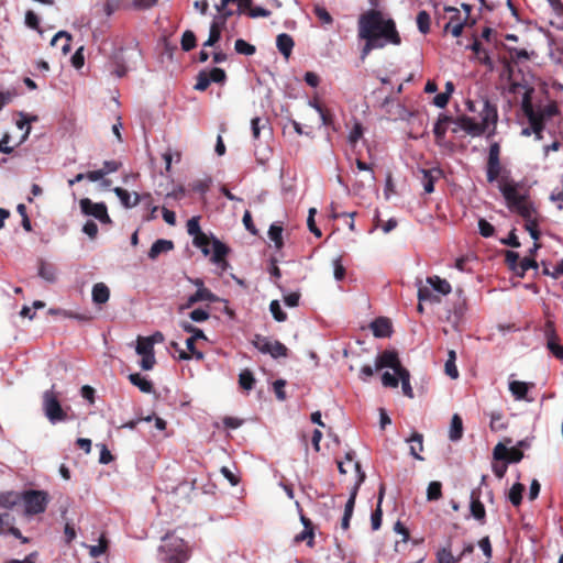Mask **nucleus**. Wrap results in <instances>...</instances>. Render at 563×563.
<instances>
[{
	"instance_id": "1",
	"label": "nucleus",
	"mask_w": 563,
	"mask_h": 563,
	"mask_svg": "<svg viewBox=\"0 0 563 563\" xmlns=\"http://www.w3.org/2000/svg\"><path fill=\"white\" fill-rule=\"evenodd\" d=\"M358 37L365 40L361 51V59L373 49L383 48L387 44L399 45L401 38L391 19H384L380 11L368 10L358 19Z\"/></svg>"
},
{
	"instance_id": "2",
	"label": "nucleus",
	"mask_w": 563,
	"mask_h": 563,
	"mask_svg": "<svg viewBox=\"0 0 563 563\" xmlns=\"http://www.w3.org/2000/svg\"><path fill=\"white\" fill-rule=\"evenodd\" d=\"M522 92L521 110L527 117L528 122L533 133L543 132L545 124L556 114H559V108L554 102H549L544 106H534L532 103V93L534 89L521 82H512L510 91L514 93Z\"/></svg>"
},
{
	"instance_id": "3",
	"label": "nucleus",
	"mask_w": 563,
	"mask_h": 563,
	"mask_svg": "<svg viewBox=\"0 0 563 563\" xmlns=\"http://www.w3.org/2000/svg\"><path fill=\"white\" fill-rule=\"evenodd\" d=\"M479 104L481 108L477 112L479 121L468 115H461L456 119L460 129L473 137L481 136L490 129L494 133L498 121L496 104L492 103L486 97L479 98Z\"/></svg>"
},
{
	"instance_id": "4",
	"label": "nucleus",
	"mask_w": 563,
	"mask_h": 563,
	"mask_svg": "<svg viewBox=\"0 0 563 563\" xmlns=\"http://www.w3.org/2000/svg\"><path fill=\"white\" fill-rule=\"evenodd\" d=\"M163 544L159 547V559L163 563H185L189 559V549L185 541L167 533L163 537Z\"/></svg>"
},
{
	"instance_id": "5",
	"label": "nucleus",
	"mask_w": 563,
	"mask_h": 563,
	"mask_svg": "<svg viewBox=\"0 0 563 563\" xmlns=\"http://www.w3.org/2000/svg\"><path fill=\"white\" fill-rule=\"evenodd\" d=\"M415 285L418 289L419 301H439V298L432 294L433 290L443 296L449 295L452 290L450 283L437 275L427 277L426 284L421 278H417Z\"/></svg>"
},
{
	"instance_id": "6",
	"label": "nucleus",
	"mask_w": 563,
	"mask_h": 563,
	"mask_svg": "<svg viewBox=\"0 0 563 563\" xmlns=\"http://www.w3.org/2000/svg\"><path fill=\"white\" fill-rule=\"evenodd\" d=\"M194 245L201 250L205 256H208L211 254V262L217 264L218 266H221L222 269H224L228 266V263L225 262L224 257L229 252V249L218 239H213L211 243L210 249V241L209 238L203 233L199 236H196L194 239Z\"/></svg>"
},
{
	"instance_id": "7",
	"label": "nucleus",
	"mask_w": 563,
	"mask_h": 563,
	"mask_svg": "<svg viewBox=\"0 0 563 563\" xmlns=\"http://www.w3.org/2000/svg\"><path fill=\"white\" fill-rule=\"evenodd\" d=\"M139 55L140 52L135 48H119L110 57L108 70L115 77L122 78L130 70V62Z\"/></svg>"
},
{
	"instance_id": "8",
	"label": "nucleus",
	"mask_w": 563,
	"mask_h": 563,
	"mask_svg": "<svg viewBox=\"0 0 563 563\" xmlns=\"http://www.w3.org/2000/svg\"><path fill=\"white\" fill-rule=\"evenodd\" d=\"M26 515H38L45 511L48 504V495L43 490H25L21 494Z\"/></svg>"
},
{
	"instance_id": "9",
	"label": "nucleus",
	"mask_w": 563,
	"mask_h": 563,
	"mask_svg": "<svg viewBox=\"0 0 563 563\" xmlns=\"http://www.w3.org/2000/svg\"><path fill=\"white\" fill-rule=\"evenodd\" d=\"M43 410L45 417L52 424L63 422L67 419V413L62 408L56 394L49 389L43 394Z\"/></svg>"
},
{
	"instance_id": "10",
	"label": "nucleus",
	"mask_w": 563,
	"mask_h": 563,
	"mask_svg": "<svg viewBox=\"0 0 563 563\" xmlns=\"http://www.w3.org/2000/svg\"><path fill=\"white\" fill-rule=\"evenodd\" d=\"M253 345L263 354H269L273 358L286 357L288 349L285 344L268 336L256 334L253 339Z\"/></svg>"
},
{
	"instance_id": "11",
	"label": "nucleus",
	"mask_w": 563,
	"mask_h": 563,
	"mask_svg": "<svg viewBox=\"0 0 563 563\" xmlns=\"http://www.w3.org/2000/svg\"><path fill=\"white\" fill-rule=\"evenodd\" d=\"M498 189L509 210L526 198V196L519 191V184L512 179H508L506 176L499 179Z\"/></svg>"
},
{
	"instance_id": "12",
	"label": "nucleus",
	"mask_w": 563,
	"mask_h": 563,
	"mask_svg": "<svg viewBox=\"0 0 563 563\" xmlns=\"http://www.w3.org/2000/svg\"><path fill=\"white\" fill-rule=\"evenodd\" d=\"M80 210L85 216H90L101 223L109 224L111 219L108 214L107 206L103 202H93L89 198H82L79 202Z\"/></svg>"
},
{
	"instance_id": "13",
	"label": "nucleus",
	"mask_w": 563,
	"mask_h": 563,
	"mask_svg": "<svg viewBox=\"0 0 563 563\" xmlns=\"http://www.w3.org/2000/svg\"><path fill=\"white\" fill-rule=\"evenodd\" d=\"M386 367L391 368L396 375L401 369H405V367H402L400 364L398 354L395 351H389V350H386V351L379 353L375 360V368L376 369H383Z\"/></svg>"
},
{
	"instance_id": "14",
	"label": "nucleus",
	"mask_w": 563,
	"mask_h": 563,
	"mask_svg": "<svg viewBox=\"0 0 563 563\" xmlns=\"http://www.w3.org/2000/svg\"><path fill=\"white\" fill-rule=\"evenodd\" d=\"M444 11L452 13L450 21L444 25V32H451L454 37L461 36L466 21L460 19V10L454 7H445Z\"/></svg>"
},
{
	"instance_id": "15",
	"label": "nucleus",
	"mask_w": 563,
	"mask_h": 563,
	"mask_svg": "<svg viewBox=\"0 0 563 563\" xmlns=\"http://www.w3.org/2000/svg\"><path fill=\"white\" fill-rule=\"evenodd\" d=\"M544 335L547 338V347L558 358L563 361V345L559 343L554 325L551 321L547 322Z\"/></svg>"
},
{
	"instance_id": "16",
	"label": "nucleus",
	"mask_w": 563,
	"mask_h": 563,
	"mask_svg": "<svg viewBox=\"0 0 563 563\" xmlns=\"http://www.w3.org/2000/svg\"><path fill=\"white\" fill-rule=\"evenodd\" d=\"M356 473H357V481L355 482L353 488L351 489V493H350V497L345 504V507H344V514L343 515H347V516H352L353 515V511H354V506H355V499H356V496H357V492H358V488L360 486L362 485V483L365 481V473L361 470V464L358 462H354L353 464Z\"/></svg>"
},
{
	"instance_id": "17",
	"label": "nucleus",
	"mask_w": 563,
	"mask_h": 563,
	"mask_svg": "<svg viewBox=\"0 0 563 563\" xmlns=\"http://www.w3.org/2000/svg\"><path fill=\"white\" fill-rule=\"evenodd\" d=\"M470 510L471 515L474 519L478 520L481 523L485 522L486 511L483 503L481 501V489L475 488L471 492L470 495Z\"/></svg>"
},
{
	"instance_id": "18",
	"label": "nucleus",
	"mask_w": 563,
	"mask_h": 563,
	"mask_svg": "<svg viewBox=\"0 0 563 563\" xmlns=\"http://www.w3.org/2000/svg\"><path fill=\"white\" fill-rule=\"evenodd\" d=\"M200 301H209L214 302L217 301V296L212 294L208 288L206 287H199L197 291L192 295H190L186 302L179 307V311H183L185 309H188L192 307L195 303Z\"/></svg>"
},
{
	"instance_id": "19",
	"label": "nucleus",
	"mask_w": 563,
	"mask_h": 563,
	"mask_svg": "<svg viewBox=\"0 0 563 563\" xmlns=\"http://www.w3.org/2000/svg\"><path fill=\"white\" fill-rule=\"evenodd\" d=\"M532 384H528L521 380H510L509 390L516 400H526L531 402L533 399L528 397V391Z\"/></svg>"
},
{
	"instance_id": "20",
	"label": "nucleus",
	"mask_w": 563,
	"mask_h": 563,
	"mask_svg": "<svg viewBox=\"0 0 563 563\" xmlns=\"http://www.w3.org/2000/svg\"><path fill=\"white\" fill-rule=\"evenodd\" d=\"M113 192L117 195L122 206L126 209L135 207L141 200V197L137 192H129L126 189L121 187H115Z\"/></svg>"
},
{
	"instance_id": "21",
	"label": "nucleus",
	"mask_w": 563,
	"mask_h": 563,
	"mask_svg": "<svg viewBox=\"0 0 563 563\" xmlns=\"http://www.w3.org/2000/svg\"><path fill=\"white\" fill-rule=\"evenodd\" d=\"M442 175L441 169L431 168V169H422V179L421 184L423 186L424 192L431 194L434 191V183Z\"/></svg>"
},
{
	"instance_id": "22",
	"label": "nucleus",
	"mask_w": 563,
	"mask_h": 563,
	"mask_svg": "<svg viewBox=\"0 0 563 563\" xmlns=\"http://www.w3.org/2000/svg\"><path fill=\"white\" fill-rule=\"evenodd\" d=\"M195 340L191 339V338H188L186 340V347L187 350L190 352V354H188L187 352H185L184 350H179L178 349V344L176 342H173L172 345L173 347H175L176 350L179 351V358L180 360H185V361H188L190 360L191 357H195L196 360L198 361H201L203 360L205 357V354L201 352V351H198L196 349V345H195Z\"/></svg>"
},
{
	"instance_id": "23",
	"label": "nucleus",
	"mask_w": 563,
	"mask_h": 563,
	"mask_svg": "<svg viewBox=\"0 0 563 563\" xmlns=\"http://www.w3.org/2000/svg\"><path fill=\"white\" fill-rule=\"evenodd\" d=\"M37 121L36 115H30L25 112H19V119L15 121V125L19 130L24 131L20 143H23L31 133V123Z\"/></svg>"
},
{
	"instance_id": "24",
	"label": "nucleus",
	"mask_w": 563,
	"mask_h": 563,
	"mask_svg": "<svg viewBox=\"0 0 563 563\" xmlns=\"http://www.w3.org/2000/svg\"><path fill=\"white\" fill-rule=\"evenodd\" d=\"M467 48L472 49L476 56V59L487 66L489 69H493L494 67V63L489 56V53L487 49L483 48L482 47V44L478 40H475L473 42V44H471L470 46H467Z\"/></svg>"
},
{
	"instance_id": "25",
	"label": "nucleus",
	"mask_w": 563,
	"mask_h": 563,
	"mask_svg": "<svg viewBox=\"0 0 563 563\" xmlns=\"http://www.w3.org/2000/svg\"><path fill=\"white\" fill-rule=\"evenodd\" d=\"M371 329L376 338H387L391 333V324L387 318H377L371 323Z\"/></svg>"
},
{
	"instance_id": "26",
	"label": "nucleus",
	"mask_w": 563,
	"mask_h": 563,
	"mask_svg": "<svg viewBox=\"0 0 563 563\" xmlns=\"http://www.w3.org/2000/svg\"><path fill=\"white\" fill-rule=\"evenodd\" d=\"M174 249V243L170 240L158 239L156 240L150 251L148 257L151 260H156L162 253H167Z\"/></svg>"
},
{
	"instance_id": "27",
	"label": "nucleus",
	"mask_w": 563,
	"mask_h": 563,
	"mask_svg": "<svg viewBox=\"0 0 563 563\" xmlns=\"http://www.w3.org/2000/svg\"><path fill=\"white\" fill-rule=\"evenodd\" d=\"M294 45H295L294 40L289 34L282 33V34L277 35L276 46H277L279 53L285 58H288L290 56Z\"/></svg>"
},
{
	"instance_id": "28",
	"label": "nucleus",
	"mask_w": 563,
	"mask_h": 563,
	"mask_svg": "<svg viewBox=\"0 0 563 563\" xmlns=\"http://www.w3.org/2000/svg\"><path fill=\"white\" fill-rule=\"evenodd\" d=\"M407 442L410 443V455L418 461H423V457L419 454L421 451H423V435L421 433L415 432L409 439H407Z\"/></svg>"
},
{
	"instance_id": "29",
	"label": "nucleus",
	"mask_w": 563,
	"mask_h": 563,
	"mask_svg": "<svg viewBox=\"0 0 563 563\" xmlns=\"http://www.w3.org/2000/svg\"><path fill=\"white\" fill-rule=\"evenodd\" d=\"M92 301L97 305L106 303L110 298V290L103 283H97L91 291Z\"/></svg>"
},
{
	"instance_id": "30",
	"label": "nucleus",
	"mask_w": 563,
	"mask_h": 563,
	"mask_svg": "<svg viewBox=\"0 0 563 563\" xmlns=\"http://www.w3.org/2000/svg\"><path fill=\"white\" fill-rule=\"evenodd\" d=\"M70 41H71V36L68 32L59 31L53 36V38L51 41V45L52 46L59 45L62 53L64 55H66L70 51Z\"/></svg>"
},
{
	"instance_id": "31",
	"label": "nucleus",
	"mask_w": 563,
	"mask_h": 563,
	"mask_svg": "<svg viewBox=\"0 0 563 563\" xmlns=\"http://www.w3.org/2000/svg\"><path fill=\"white\" fill-rule=\"evenodd\" d=\"M129 379L132 385L136 386L142 393L151 394L153 391V384L146 377L139 373L130 374Z\"/></svg>"
},
{
	"instance_id": "32",
	"label": "nucleus",
	"mask_w": 563,
	"mask_h": 563,
	"mask_svg": "<svg viewBox=\"0 0 563 563\" xmlns=\"http://www.w3.org/2000/svg\"><path fill=\"white\" fill-rule=\"evenodd\" d=\"M510 210L519 213L526 221L534 219L536 209L527 197Z\"/></svg>"
},
{
	"instance_id": "33",
	"label": "nucleus",
	"mask_w": 563,
	"mask_h": 563,
	"mask_svg": "<svg viewBox=\"0 0 563 563\" xmlns=\"http://www.w3.org/2000/svg\"><path fill=\"white\" fill-rule=\"evenodd\" d=\"M463 435V421L461 417L455 413L452 417L450 431H449V438L451 441L456 442L461 440Z\"/></svg>"
},
{
	"instance_id": "34",
	"label": "nucleus",
	"mask_w": 563,
	"mask_h": 563,
	"mask_svg": "<svg viewBox=\"0 0 563 563\" xmlns=\"http://www.w3.org/2000/svg\"><path fill=\"white\" fill-rule=\"evenodd\" d=\"M435 559L438 563L460 562V558L453 555L450 542L445 547H442L437 551Z\"/></svg>"
},
{
	"instance_id": "35",
	"label": "nucleus",
	"mask_w": 563,
	"mask_h": 563,
	"mask_svg": "<svg viewBox=\"0 0 563 563\" xmlns=\"http://www.w3.org/2000/svg\"><path fill=\"white\" fill-rule=\"evenodd\" d=\"M251 130H252V136L255 141L260 140L262 131H267L268 133H271V128H269L268 121L266 119H263L260 117L252 119Z\"/></svg>"
},
{
	"instance_id": "36",
	"label": "nucleus",
	"mask_w": 563,
	"mask_h": 563,
	"mask_svg": "<svg viewBox=\"0 0 563 563\" xmlns=\"http://www.w3.org/2000/svg\"><path fill=\"white\" fill-rule=\"evenodd\" d=\"M548 3L555 19L552 21V24L559 29H563V2L561 0H548Z\"/></svg>"
},
{
	"instance_id": "37",
	"label": "nucleus",
	"mask_w": 563,
	"mask_h": 563,
	"mask_svg": "<svg viewBox=\"0 0 563 563\" xmlns=\"http://www.w3.org/2000/svg\"><path fill=\"white\" fill-rule=\"evenodd\" d=\"M500 161H487L486 177L488 183L499 181L503 177Z\"/></svg>"
},
{
	"instance_id": "38",
	"label": "nucleus",
	"mask_w": 563,
	"mask_h": 563,
	"mask_svg": "<svg viewBox=\"0 0 563 563\" xmlns=\"http://www.w3.org/2000/svg\"><path fill=\"white\" fill-rule=\"evenodd\" d=\"M268 236L277 250H280L284 245L283 242V228L277 223H273L268 230Z\"/></svg>"
},
{
	"instance_id": "39",
	"label": "nucleus",
	"mask_w": 563,
	"mask_h": 563,
	"mask_svg": "<svg viewBox=\"0 0 563 563\" xmlns=\"http://www.w3.org/2000/svg\"><path fill=\"white\" fill-rule=\"evenodd\" d=\"M523 490L525 486L520 483L514 484L509 489L508 499L515 507H518L521 504Z\"/></svg>"
},
{
	"instance_id": "40",
	"label": "nucleus",
	"mask_w": 563,
	"mask_h": 563,
	"mask_svg": "<svg viewBox=\"0 0 563 563\" xmlns=\"http://www.w3.org/2000/svg\"><path fill=\"white\" fill-rule=\"evenodd\" d=\"M456 354L453 350H450L448 353V360L445 362V374L452 379H456L459 377V371L455 365Z\"/></svg>"
},
{
	"instance_id": "41",
	"label": "nucleus",
	"mask_w": 563,
	"mask_h": 563,
	"mask_svg": "<svg viewBox=\"0 0 563 563\" xmlns=\"http://www.w3.org/2000/svg\"><path fill=\"white\" fill-rule=\"evenodd\" d=\"M397 376L399 377V380L401 382V388H402V393L409 397V398H413V390L411 388V385H410V373L408 369H401L400 372H398Z\"/></svg>"
},
{
	"instance_id": "42",
	"label": "nucleus",
	"mask_w": 563,
	"mask_h": 563,
	"mask_svg": "<svg viewBox=\"0 0 563 563\" xmlns=\"http://www.w3.org/2000/svg\"><path fill=\"white\" fill-rule=\"evenodd\" d=\"M20 494L15 492H7L0 494V507L12 508L20 501Z\"/></svg>"
},
{
	"instance_id": "43",
	"label": "nucleus",
	"mask_w": 563,
	"mask_h": 563,
	"mask_svg": "<svg viewBox=\"0 0 563 563\" xmlns=\"http://www.w3.org/2000/svg\"><path fill=\"white\" fill-rule=\"evenodd\" d=\"M87 548L89 550V555L91 558H99L100 555L106 553V551L108 550V540L102 534V536H100L97 545H88Z\"/></svg>"
},
{
	"instance_id": "44",
	"label": "nucleus",
	"mask_w": 563,
	"mask_h": 563,
	"mask_svg": "<svg viewBox=\"0 0 563 563\" xmlns=\"http://www.w3.org/2000/svg\"><path fill=\"white\" fill-rule=\"evenodd\" d=\"M234 49L236 51L238 54L245 55V56H251V55L255 54V52H256V48L254 45L247 43L246 41H244L242 38H239L235 41Z\"/></svg>"
},
{
	"instance_id": "45",
	"label": "nucleus",
	"mask_w": 563,
	"mask_h": 563,
	"mask_svg": "<svg viewBox=\"0 0 563 563\" xmlns=\"http://www.w3.org/2000/svg\"><path fill=\"white\" fill-rule=\"evenodd\" d=\"M135 351L141 356L154 353L153 340H147L146 338H139Z\"/></svg>"
},
{
	"instance_id": "46",
	"label": "nucleus",
	"mask_w": 563,
	"mask_h": 563,
	"mask_svg": "<svg viewBox=\"0 0 563 563\" xmlns=\"http://www.w3.org/2000/svg\"><path fill=\"white\" fill-rule=\"evenodd\" d=\"M255 378L253 373L249 369H244L239 375V384L245 390H251L254 386Z\"/></svg>"
},
{
	"instance_id": "47",
	"label": "nucleus",
	"mask_w": 563,
	"mask_h": 563,
	"mask_svg": "<svg viewBox=\"0 0 563 563\" xmlns=\"http://www.w3.org/2000/svg\"><path fill=\"white\" fill-rule=\"evenodd\" d=\"M430 15L427 11L422 10L417 15V26L422 34H427L430 31Z\"/></svg>"
},
{
	"instance_id": "48",
	"label": "nucleus",
	"mask_w": 563,
	"mask_h": 563,
	"mask_svg": "<svg viewBox=\"0 0 563 563\" xmlns=\"http://www.w3.org/2000/svg\"><path fill=\"white\" fill-rule=\"evenodd\" d=\"M230 2L238 4L239 13L243 12L245 9H251L252 5V0H221V2L216 5L217 11L224 10Z\"/></svg>"
},
{
	"instance_id": "49",
	"label": "nucleus",
	"mask_w": 563,
	"mask_h": 563,
	"mask_svg": "<svg viewBox=\"0 0 563 563\" xmlns=\"http://www.w3.org/2000/svg\"><path fill=\"white\" fill-rule=\"evenodd\" d=\"M181 48L185 51V52H189L191 51L192 48L196 47V35L192 31L190 30H187L183 33V36H181Z\"/></svg>"
},
{
	"instance_id": "50",
	"label": "nucleus",
	"mask_w": 563,
	"mask_h": 563,
	"mask_svg": "<svg viewBox=\"0 0 563 563\" xmlns=\"http://www.w3.org/2000/svg\"><path fill=\"white\" fill-rule=\"evenodd\" d=\"M269 311L277 322L286 321L287 313L282 309V306L278 300H273L269 303Z\"/></svg>"
},
{
	"instance_id": "51",
	"label": "nucleus",
	"mask_w": 563,
	"mask_h": 563,
	"mask_svg": "<svg viewBox=\"0 0 563 563\" xmlns=\"http://www.w3.org/2000/svg\"><path fill=\"white\" fill-rule=\"evenodd\" d=\"M449 121V117L442 115L438 119L433 126V134L437 140H442L446 133L445 123Z\"/></svg>"
},
{
	"instance_id": "52",
	"label": "nucleus",
	"mask_w": 563,
	"mask_h": 563,
	"mask_svg": "<svg viewBox=\"0 0 563 563\" xmlns=\"http://www.w3.org/2000/svg\"><path fill=\"white\" fill-rule=\"evenodd\" d=\"M313 13L321 21L322 24L330 25L333 23V18L331 14L327 11V9L320 4H316L313 7Z\"/></svg>"
},
{
	"instance_id": "53",
	"label": "nucleus",
	"mask_w": 563,
	"mask_h": 563,
	"mask_svg": "<svg viewBox=\"0 0 563 563\" xmlns=\"http://www.w3.org/2000/svg\"><path fill=\"white\" fill-rule=\"evenodd\" d=\"M221 38V31L218 25L210 24L208 40L203 43V47H213Z\"/></svg>"
},
{
	"instance_id": "54",
	"label": "nucleus",
	"mask_w": 563,
	"mask_h": 563,
	"mask_svg": "<svg viewBox=\"0 0 563 563\" xmlns=\"http://www.w3.org/2000/svg\"><path fill=\"white\" fill-rule=\"evenodd\" d=\"M531 268H538L537 262L534 260H532V258L523 257L519 262L518 269H517L516 274L518 276L522 277Z\"/></svg>"
},
{
	"instance_id": "55",
	"label": "nucleus",
	"mask_w": 563,
	"mask_h": 563,
	"mask_svg": "<svg viewBox=\"0 0 563 563\" xmlns=\"http://www.w3.org/2000/svg\"><path fill=\"white\" fill-rule=\"evenodd\" d=\"M40 276L47 280L53 283L56 279V272L55 268L52 265L42 263L38 269Z\"/></svg>"
},
{
	"instance_id": "56",
	"label": "nucleus",
	"mask_w": 563,
	"mask_h": 563,
	"mask_svg": "<svg viewBox=\"0 0 563 563\" xmlns=\"http://www.w3.org/2000/svg\"><path fill=\"white\" fill-rule=\"evenodd\" d=\"M442 485L440 482H431L427 488L428 500H438L442 496Z\"/></svg>"
},
{
	"instance_id": "57",
	"label": "nucleus",
	"mask_w": 563,
	"mask_h": 563,
	"mask_svg": "<svg viewBox=\"0 0 563 563\" xmlns=\"http://www.w3.org/2000/svg\"><path fill=\"white\" fill-rule=\"evenodd\" d=\"M186 227H187L188 234L194 236V239L196 236H199V235L203 234V232L200 229L199 217L190 218L187 221V225Z\"/></svg>"
},
{
	"instance_id": "58",
	"label": "nucleus",
	"mask_w": 563,
	"mask_h": 563,
	"mask_svg": "<svg viewBox=\"0 0 563 563\" xmlns=\"http://www.w3.org/2000/svg\"><path fill=\"white\" fill-rule=\"evenodd\" d=\"M210 318V313L207 309L198 308L192 310L189 313V319L191 322L201 323L207 321Z\"/></svg>"
},
{
	"instance_id": "59",
	"label": "nucleus",
	"mask_w": 563,
	"mask_h": 563,
	"mask_svg": "<svg viewBox=\"0 0 563 563\" xmlns=\"http://www.w3.org/2000/svg\"><path fill=\"white\" fill-rule=\"evenodd\" d=\"M210 185H211V178L206 177L205 179L194 181L191 185V189L203 196L209 190Z\"/></svg>"
},
{
	"instance_id": "60",
	"label": "nucleus",
	"mask_w": 563,
	"mask_h": 563,
	"mask_svg": "<svg viewBox=\"0 0 563 563\" xmlns=\"http://www.w3.org/2000/svg\"><path fill=\"white\" fill-rule=\"evenodd\" d=\"M210 82L223 84L227 79L225 71L222 68L214 67L207 71Z\"/></svg>"
},
{
	"instance_id": "61",
	"label": "nucleus",
	"mask_w": 563,
	"mask_h": 563,
	"mask_svg": "<svg viewBox=\"0 0 563 563\" xmlns=\"http://www.w3.org/2000/svg\"><path fill=\"white\" fill-rule=\"evenodd\" d=\"M489 427L493 431H499L506 428V423L504 422L503 415L500 412L490 413Z\"/></svg>"
},
{
	"instance_id": "62",
	"label": "nucleus",
	"mask_w": 563,
	"mask_h": 563,
	"mask_svg": "<svg viewBox=\"0 0 563 563\" xmlns=\"http://www.w3.org/2000/svg\"><path fill=\"white\" fill-rule=\"evenodd\" d=\"M478 231L482 236L490 238L495 233V228L485 219L481 218L478 220Z\"/></svg>"
},
{
	"instance_id": "63",
	"label": "nucleus",
	"mask_w": 563,
	"mask_h": 563,
	"mask_svg": "<svg viewBox=\"0 0 563 563\" xmlns=\"http://www.w3.org/2000/svg\"><path fill=\"white\" fill-rule=\"evenodd\" d=\"M332 266H333V275H334L335 280H338V282L342 280L345 276V268L342 265V260L340 256L335 257L333 260Z\"/></svg>"
},
{
	"instance_id": "64",
	"label": "nucleus",
	"mask_w": 563,
	"mask_h": 563,
	"mask_svg": "<svg viewBox=\"0 0 563 563\" xmlns=\"http://www.w3.org/2000/svg\"><path fill=\"white\" fill-rule=\"evenodd\" d=\"M210 79L206 70H202L197 76V82L195 85V89L199 91L206 90L210 85Z\"/></svg>"
}]
</instances>
